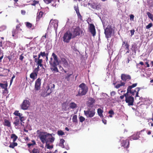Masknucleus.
<instances>
[{"label":"nucleus","mask_w":153,"mask_h":153,"mask_svg":"<svg viewBox=\"0 0 153 153\" xmlns=\"http://www.w3.org/2000/svg\"><path fill=\"white\" fill-rule=\"evenodd\" d=\"M42 62L43 60L42 59L38 60L37 62V65H38V66H40L41 67H43V65L42 64Z\"/></svg>","instance_id":"36"},{"label":"nucleus","mask_w":153,"mask_h":153,"mask_svg":"<svg viewBox=\"0 0 153 153\" xmlns=\"http://www.w3.org/2000/svg\"><path fill=\"white\" fill-rule=\"evenodd\" d=\"M121 78L123 81L126 82L131 80V77L129 75L123 74H121Z\"/></svg>","instance_id":"15"},{"label":"nucleus","mask_w":153,"mask_h":153,"mask_svg":"<svg viewBox=\"0 0 153 153\" xmlns=\"http://www.w3.org/2000/svg\"><path fill=\"white\" fill-rule=\"evenodd\" d=\"M4 126L8 127H11L10 122L9 120L6 119L4 120Z\"/></svg>","instance_id":"26"},{"label":"nucleus","mask_w":153,"mask_h":153,"mask_svg":"<svg viewBox=\"0 0 153 153\" xmlns=\"http://www.w3.org/2000/svg\"><path fill=\"white\" fill-rule=\"evenodd\" d=\"M103 112V111L100 108H98L97 109L98 114V115L101 117H103V116L102 114Z\"/></svg>","instance_id":"29"},{"label":"nucleus","mask_w":153,"mask_h":153,"mask_svg":"<svg viewBox=\"0 0 153 153\" xmlns=\"http://www.w3.org/2000/svg\"><path fill=\"white\" fill-rule=\"evenodd\" d=\"M129 142L128 140H123L121 141V147H123L124 148L127 149L129 147Z\"/></svg>","instance_id":"16"},{"label":"nucleus","mask_w":153,"mask_h":153,"mask_svg":"<svg viewBox=\"0 0 153 153\" xmlns=\"http://www.w3.org/2000/svg\"><path fill=\"white\" fill-rule=\"evenodd\" d=\"M72 37V34L69 31H67L64 34L63 37V41L68 43Z\"/></svg>","instance_id":"9"},{"label":"nucleus","mask_w":153,"mask_h":153,"mask_svg":"<svg viewBox=\"0 0 153 153\" xmlns=\"http://www.w3.org/2000/svg\"><path fill=\"white\" fill-rule=\"evenodd\" d=\"M38 74L37 72L33 71V72L30 74V77L34 80L36 78Z\"/></svg>","instance_id":"21"},{"label":"nucleus","mask_w":153,"mask_h":153,"mask_svg":"<svg viewBox=\"0 0 153 153\" xmlns=\"http://www.w3.org/2000/svg\"><path fill=\"white\" fill-rule=\"evenodd\" d=\"M29 152L30 153H39V149L37 147L34 148L33 149H29Z\"/></svg>","instance_id":"23"},{"label":"nucleus","mask_w":153,"mask_h":153,"mask_svg":"<svg viewBox=\"0 0 153 153\" xmlns=\"http://www.w3.org/2000/svg\"><path fill=\"white\" fill-rule=\"evenodd\" d=\"M30 105V101L28 100H23L20 105V107L21 109L23 110H26L28 109Z\"/></svg>","instance_id":"8"},{"label":"nucleus","mask_w":153,"mask_h":153,"mask_svg":"<svg viewBox=\"0 0 153 153\" xmlns=\"http://www.w3.org/2000/svg\"><path fill=\"white\" fill-rule=\"evenodd\" d=\"M10 137L13 139V142H15L18 138V137L14 134H12L11 135Z\"/></svg>","instance_id":"32"},{"label":"nucleus","mask_w":153,"mask_h":153,"mask_svg":"<svg viewBox=\"0 0 153 153\" xmlns=\"http://www.w3.org/2000/svg\"><path fill=\"white\" fill-rule=\"evenodd\" d=\"M40 54L41 56L43 57H44L46 55L47 56L48 55V53H45V52H42L41 51L40 52Z\"/></svg>","instance_id":"40"},{"label":"nucleus","mask_w":153,"mask_h":153,"mask_svg":"<svg viewBox=\"0 0 153 153\" xmlns=\"http://www.w3.org/2000/svg\"><path fill=\"white\" fill-rule=\"evenodd\" d=\"M141 89H142V88L141 87H137L135 88L136 90H137V93L136 94L135 97H139L138 94L139 91Z\"/></svg>","instance_id":"38"},{"label":"nucleus","mask_w":153,"mask_h":153,"mask_svg":"<svg viewBox=\"0 0 153 153\" xmlns=\"http://www.w3.org/2000/svg\"><path fill=\"white\" fill-rule=\"evenodd\" d=\"M46 146L47 149H52L53 148V145H50L49 144H48L47 143H46Z\"/></svg>","instance_id":"44"},{"label":"nucleus","mask_w":153,"mask_h":153,"mask_svg":"<svg viewBox=\"0 0 153 153\" xmlns=\"http://www.w3.org/2000/svg\"><path fill=\"white\" fill-rule=\"evenodd\" d=\"M77 107V104L74 102H71L69 104V108L74 109Z\"/></svg>","instance_id":"27"},{"label":"nucleus","mask_w":153,"mask_h":153,"mask_svg":"<svg viewBox=\"0 0 153 153\" xmlns=\"http://www.w3.org/2000/svg\"><path fill=\"white\" fill-rule=\"evenodd\" d=\"M108 113L111 114H114V112L112 110H110L109 112Z\"/></svg>","instance_id":"60"},{"label":"nucleus","mask_w":153,"mask_h":153,"mask_svg":"<svg viewBox=\"0 0 153 153\" xmlns=\"http://www.w3.org/2000/svg\"><path fill=\"white\" fill-rule=\"evenodd\" d=\"M61 62L63 66L65 68H67L69 66L68 63L66 59L64 58H62L61 59Z\"/></svg>","instance_id":"19"},{"label":"nucleus","mask_w":153,"mask_h":153,"mask_svg":"<svg viewBox=\"0 0 153 153\" xmlns=\"http://www.w3.org/2000/svg\"><path fill=\"white\" fill-rule=\"evenodd\" d=\"M45 3L49 4L53 0H43Z\"/></svg>","instance_id":"52"},{"label":"nucleus","mask_w":153,"mask_h":153,"mask_svg":"<svg viewBox=\"0 0 153 153\" xmlns=\"http://www.w3.org/2000/svg\"><path fill=\"white\" fill-rule=\"evenodd\" d=\"M73 72L71 74H67L65 77V79L67 81H69L70 80V77L73 74Z\"/></svg>","instance_id":"35"},{"label":"nucleus","mask_w":153,"mask_h":153,"mask_svg":"<svg viewBox=\"0 0 153 153\" xmlns=\"http://www.w3.org/2000/svg\"><path fill=\"white\" fill-rule=\"evenodd\" d=\"M72 120L74 122H77V117L76 115H74L72 117Z\"/></svg>","instance_id":"43"},{"label":"nucleus","mask_w":153,"mask_h":153,"mask_svg":"<svg viewBox=\"0 0 153 153\" xmlns=\"http://www.w3.org/2000/svg\"><path fill=\"white\" fill-rule=\"evenodd\" d=\"M95 102V100L94 98L90 97L88 99L87 103L88 108H94L93 107V105Z\"/></svg>","instance_id":"14"},{"label":"nucleus","mask_w":153,"mask_h":153,"mask_svg":"<svg viewBox=\"0 0 153 153\" xmlns=\"http://www.w3.org/2000/svg\"><path fill=\"white\" fill-rule=\"evenodd\" d=\"M144 130H142L138 132L136 134H134L131 137V139L133 140H136L139 139L140 137V135L141 133L144 131Z\"/></svg>","instance_id":"17"},{"label":"nucleus","mask_w":153,"mask_h":153,"mask_svg":"<svg viewBox=\"0 0 153 153\" xmlns=\"http://www.w3.org/2000/svg\"><path fill=\"white\" fill-rule=\"evenodd\" d=\"M125 101L128 103V105L132 106L134 105V98L131 96H129L128 97L126 98Z\"/></svg>","instance_id":"11"},{"label":"nucleus","mask_w":153,"mask_h":153,"mask_svg":"<svg viewBox=\"0 0 153 153\" xmlns=\"http://www.w3.org/2000/svg\"><path fill=\"white\" fill-rule=\"evenodd\" d=\"M66 105V103H64L62 104V108L63 109H64L65 110L66 109V108L65 107Z\"/></svg>","instance_id":"57"},{"label":"nucleus","mask_w":153,"mask_h":153,"mask_svg":"<svg viewBox=\"0 0 153 153\" xmlns=\"http://www.w3.org/2000/svg\"><path fill=\"white\" fill-rule=\"evenodd\" d=\"M37 65V67L33 71L38 73V71H39V66H38V65Z\"/></svg>","instance_id":"54"},{"label":"nucleus","mask_w":153,"mask_h":153,"mask_svg":"<svg viewBox=\"0 0 153 153\" xmlns=\"http://www.w3.org/2000/svg\"><path fill=\"white\" fill-rule=\"evenodd\" d=\"M89 25V29L90 32L92 34L93 36L95 35L96 33V30L94 25L93 24H90Z\"/></svg>","instance_id":"13"},{"label":"nucleus","mask_w":153,"mask_h":153,"mask_svg":"<svg viewBox=\"0 0 153 153\" xmlns=\"http://www.w3.org/2000/svg\"><path fill=\"white\" fill-rule=\"evenodd\" d=\"M102 122L105 124H106V123H107V121L106 120H105V119H103L102 120Z\"/></svg>","instance_id":"64"},{"label":"nucleus","mask_w":153,"mask_h":153,"mask_svg":"<svg viewBox=\"0 0 153 153\" xmlns=\"http://www.w3.org/2000/svg\"><path fill=\"white\" fill-rule=\"evenodd\" d=\"M122 46L125 48L126 50H128L129 48V45L127 41H124L123 42Z\"/></svg>","instance_id":"22"},{"label":"nucleus","mask_w":153,"mask_h":153,"mask_svg":"<svg viewBox=\"0 0 153 153\" xmlns=\"http://www.w3.org/2000/svg\"><path fill=\"white\" fill-rule=\"evenodd\" d=\"M23 54L22 53L21 55L19 56V59L21 61H22L23 59L24 58V57L23 56Z\"/></svg>","instance_id":"56"},{"label":"nucleus","mask_w":153,"mask_h":153,"mask_svg":"<svg viewBox=\"0 0 153 153\" xmlns=\"http://www.w3.org/2000/svg\"><path fill=\"white\" fill-rule=\"evenodd\" d=\"M51 137H48V140H49V141L50 142L52 143L55 140V138L53 137H52V136Z\"/></svg>","instance_id":"45"},{"label":"nucleus","mask_w":153,"mask_h":153,"mask_svg":"<svg viewBox=\"0 0 153 153\" xmlns=\"http://www.w3.org/2000/svg\"><path fill=\"white\" fill-rule=\"evenodd\" d=\"M120 84H118L116 85L115 86V88H118L120 87Z\"/></svg>","instance_id":"63"},{"label":"nucleus","mask_w":153,"mask_h":153,"mask_svg":"<svg viewBox=\"0 0 153 153\" xmlns=\"http://www.w3.org/2000/svg\"><path fill=\"white\" fill-rule=\"evenodd\" d=\"M131 87H128L127 89V93L126 94H124L123 95L124 97H125L126 99L127 97H128L129 96H130L128 95V93H130V92H131V91L130 90Z\"/></svg>","instance_id":"28"},{"label":"nucleus","mask_w":153,"mask_h":153,"mask_svg":"<svg viewBox=\"0 0 153 153\" xmlns=\"http://www.w3.org/2000/svg\"><path fill=\"white\" fill-rule=\"evenodd\" d=\"M17 145L18 144L17 143L15 142H13V143L10 144L9 147L10 148L13 149L15 146H17Z\"/></svg>","instance_id":"31"},{"label":"nucleus","mask_w":153,"mask_h":153,"mask_svg":"<svg viewBox=\"0 0 153 153\" xmlns=\"http://www.w3.org/2000/svg\"><path fill=\"white\" fill-rule=\"evenodd\" d=\"M137 85V83H135L131 85H129L128 86V87H131V89L130 90L131 91V92H130V94H131L132 95L134 96L135 94V93H137V90L135 89V90L132 89L133 88L136 87Z\"/></svg>","instance_id":"18"},{"label":"nucleus","mask_w":153,"mask_h":153,"mask_svg":"<svg viewBox=\"0 0 153 153\" xmlns=\"http://www.w3.org/2000/svg\"><path fill=\"white\" fill-rule=\"evenodd\" d=\"M55 86L54 84H51L50 86L47 85L45 88L46 92L42 93L41 96L45 97L49 95L54 90Z\"/></svg>","instance_id":"5"},{"label":"nucleus","mask_w":153,"mask_h":153,"mask_svg":"<svg viewBox=\"0 0 153 153\" xmlns=\"http://www.w3.org/2000/svg\"><path fill=\"white\" fill-rule=\"evenodd\" d=\"M50 23L53 25L55 29H57L58 26V22L57 20L51 19Z\"/></svg>","instance_id":"20"},{"label":"nucleus","mask_w":153,"mask_h":153,"mask_svg":"<svg viewBox=\"0 0 153 153\" xmlns=\"http://www.w3.org/2000/svg\"><path fill=\"white\" fill-rule=\"evenodd\" d=\"M112 30V28L110 27H107L105 29L104 33L106 38L108 39L111 37Z\"/></svg>","instance_id":"10"},{"label":"nucleus","mask_w":153,"mask_h":153,"mask_svg":"<svg viewBox=\"0 0 153 153\" xmlns=\"http://www.w3.org/2000/svg\"><path fill=\"white\" fill-rule=\"evenodd\" d=\"M41 79L40 78L37 79L35 81V90L36 91H38L41 88Z\"/></svg>","instance_id":"12"},{"label":"nucleus","mask_w":153,"mask_h":153,"mask_svg":"<svg viewBox=\"0 0 153 153\" xmlns=\"http://www.w3.org/2000/svg\"><path fill=\"white\" fill-rule=\"evenodd\" d=\"M77 14L78 18L81 21H82V17L81 15L80 14V13H78Z\"/></svg>","instance_id":"50"},{"label":"nucleus","mask_w":153,"mask_h":153,"mask_svg":"<svg viewBox=\"0 0 153 153\" xmlns=\"http://www.w3.org/2000/svg\"><path fill=\"white\" fill-rule=\"evenodd\" d=\"M120 86H124L125 85L126 83L123 82H121L120 83Z\"/></svg>","instance_id":"62"},{"label":"nucleus","mask_w":153,"mask_h":153,"mask_svg":"<svg viewBox=\"0 0 153 153\" xmlns=\"http://www.w3.org/2000/svg\"><path fill=\"white\" fill-rule=\"evenodd\" d=\"M65 142V140L63 139H61L60 140V143H59V146L61 147L62 148H64L65 146L64 143Z\"/></svg>","instance_id":"30"},{"label":"nucleus","mask_w":153,"mask_h":153,"mask_svg":"<svg viewBox=\"0 0 153 153\" xmlns=\"http://www.w3.org/2000/svg\"><path fill=\"white\" fill-rule=\"evenodd\" d=\"M3 44L2 41H1L0 42V55L1 53H2V51L1 50V48L2 47Z\"/></svg>","instance_id":"53"},{"label":"nucleus","mask_w":153,"mask_h":153,"mask_svg":"<svg viewBox=\"0 0 153 153\" xmlns=\"http://www.w3.org/2000/svg\"><path fill=\"white\" fill-rule=\"evenodd\" d=\"M8 86V83L6 82L5 84H3L2 83H0V87L3 89H4L6 88H7Z\"/></svg>","instance_id":"33"},{"label":"nucleus","mask_w":153,"mask_h":153,"mask_svg":"<svg viewBox=\"0 0 153 153\" xmlns=\"http://www.w3.org/2000/svg\"><path fill=\"white\" fill-rule=\"evenodd\" d=\"M59 68H61V70L62 71L63 70L65 73H67V71H66V70H65L64 69V68L62 67L60 65L59 66Z\"/></svg>","instance_id":"61"},{"label":"nucleus","mask_w":153,"mask_h":153,"mask_svg":"<svg viewBox=\"0 0 153 153\" xmlns=\"http://www.w3.org/2000/svg\"><path fill=\"white\" fill-rule=\"evenodd\" d=\"M32 143H28L27 144V145L28 146V147L30 149V147L33 146L34 145H35L36 144V143L34 140H32Z\"/></svg>","instance_id":"34"},{"label":"nucleus","mask_w":153,"mask_h":153,"mask_svg":"<svg viewBox=\"0 0 153 153\" xmlns=\"http://www.w3.org/2000/svg\"><path fill=\"white\" fill-rule=\"evenodd\" d=\"M43 14V13L41 11H40L39 12V13L37 14L36 17V21L38 22L39 21L40 19L42 17Z\"/></svg>","instance_id":"24"},{"label":"nucleus","mask_w":153,"mask_h":153,"mask_svg":"<svg viewBox=\"0 0 153 153\" xmlns=\"http://www.w3.org/2000/svg\"><path fill=\"white\" fill-rule=\"evenodd\" d=\"M13 114L19 117H16L14 118L15 120L13 122V124L15 126H18L20 123L22 126H24L25 125L24 121L25 120V119L23 116L22 114L19 113V111L16 110L14 112Z\"/></svg>","instance_id":"2"},{"label":"nucleus","mask_w":153,"mask_h":153,"mask_svg":"<svg viewBox=\"0 0 153 153\" xmlns=\"http://www.w3.org/2000/svg\"><path fill=\"white\" fill-rule=\"evenodd\" d=\"M19 31L17 30L16 29L12 31V36H14L15 35L18 33Z\"/></svg>","instance_id":"46"},{"label":"nucleus","mask_w":153,"mask_h":153,"mask_svg":"<svg viewBox=\"0 0 153 153\" xmlns=\"http://www.w3.org/2000/svg\"><path fill=\"white\" fill-rule=\"evenodd\" d=\"M95 108H88L87 111H84V114L87 117L91 118L95 115Z\"/></svg>","instance_id":"6"},{"label":"nucleus","mask_w":153,"mask_h":153,"mask_svg":"<svg viewBox=\"0 0 153 153\" xmlns=\"http://www.w3.org/2000/svg\"><path fill=\"white\" fill-rule=\"evenodd\" d=\"M57 134L59 136H62L65 134L64 132L62 130L58 131Z\"/></svg>","instance_id":"42"},{"label":"nucleus","mask_w":153,"mask_h":153,"mask_svg":"<svg viewBox=\"0 0 153 153\" xmlns=\"http://www.w3.org/2000/svg\"><path fill=\"white\" fill-rule=\"evenodd\" d=\"M52 134L47 132H41L39 134V137L41 142L43 143H47L48 142V137H52Z\"/></svg>","instance_id":"4"},{"label":"nucleus","mask_w":153,"mask_h":153,"mask_svg":"<svg viewBox=\"0 0 153 153\" xmlns=\"http://www.w3.org/2000/svg\"><path fill=\"white\" fill-rule=\"evenodd\" d=\"M79 89L78 94L76 95V97H82L85 95L88 91V87L84 83H82L79 86Z\"/></svg>","instance_id":"3"},{"label":"nucleus","mask_w":153,"mask_h":153,"mask_svg":"<svg viewBox=\"0 0 153 153\" xmlns=\"http://www.w3.org/2000/svg\"><path fill=\"white\" fill-rule=\"evenodd\" d=\"M79 120L80 122L82 123L85 120V119L84 117L81 116L79 117Z\"/></svg>","instance_id":"48"},{"label":"nucleus","mask_w":153,"mask_h":153,"mask_svg":"<svg viewBox=\"0 0 153 153\" xmlns=\"http://www.w3.org/2000/svg\"><path fill=\"white\" fill-rule=\"evenodd\" d=\"M134 32H135V30L134 29L131 30H130V32H131V36L134 34Z\"/></svg>","instance_id":"59"},{"label":"nucleus","mask_w":153,"mask_h":153,"mask_svg":"<svg viewBox=\"0 0 153 153\" xmlns=\"http://www.w3.org/2000/svg\"><path fill=\"white\" fill-rule=\"evenodd\" d=\"M52 56L53 58V60L52 58H50V60L49 61V63L51 66L50 69L52 71H53L54 73L59 72L57 66L59 64V62L57 55L53 53Z\"/></svg>","instance_id":"1"},{"label":"nucleus","mask_w":153,"mask_h":153,"mask_svg":"<svg viewBox=\"0 0 153 153\" xmlns=\"http://www.w3.org/2000/svg\"><path fill=\"white\" fill-rule=\"evenodd\" d=\"M74 10L76 11V14L80 13L79 11V8L78 5H75L74 7Z\"/></svg>","instance_id":"37"},{"label":"nucleus","mask_w":153,"mask_h":153,"mask_svg":"<svg viewBox=\"0 0 153 153\" xmlns=\"http://www.w3.org/2000/svg\"><path fill=\"white\" fill-rule=\"evenodd\" d=\"M134 16L133 14L130 15V20L131 21H133L134 20Z\"/></svg>","instance_id":"55"},{"label":"nucleus","mask_w":153,"mask_h":153,"mask_svg":"<svg viewBox=\"0 0 153 153\" xmlns=\"http://www.w3.org/2000/svg\"><path fill=\"white\" fill-rule=\"evenodd\" d=\"M39 3V1H36L34 0L33 1V3H32L31 5L32 6H35L36 4H38Z\"/></svg>","instance_id":"51"},{"label":"nucleus","mask_w":153,"mask_h":153,"mask_svg":"<svg viewBox=\"0 0 153 153\" xmlns=\"http://www.w3.org/2000/svg\"><path fill=\"white\" fill-rule=\"evenodd\" d=\"M20 26L21 25L20 24L17 25L16 26V29L18 31H21L22 29L20 28Z\"/></svg>","instance_id":"47"},{"label":"nucleus","mask_w":153,"mask_h":153,"mask_svg":"<svg viewBox=\"0 0 153 153\" xmlns=\"http://www.w3.org/2000/svg\"><path fill=\"white\" fill-rule=\"evenodd\" d=\"M116 94V92L114 91H112L110 93V94L111 96H114Z\"/></svg>","instance_id":"58"},{"label":"nucleus","mask_w":153,"mask_h":153,"mask_svg":"<svg viewBox=\"0 0 153 153\" xmlns=\"http://www.w3.org/2000/svg\"><path fill=\"white\" fill-rule=\"evenodd\" d=\"M147 14L149 18L152 21H153V16L149 12H147Z\"/></svg>","instance_id":"39"},{"label":"nucleus","mask_w":153,"mask_h":153,"mask_svg":"<svg viewBox=\"0 0 153 153\" xmlns=\"http://www.w3.org/2000/svg\"><path fill=\"white\" fill-rule=\"evenodd\" d=\"M8 91L7 88V87L5 88L4 89V90H3L2 91V93L4 95H6L8 94Z\"/></svg>","instance_id":"41"},{"label":"nucleus","mask_w":153,"mask_h":153,"mask_svg":"<svg viewBox=\"0 0 153 153\" xmlns=\"http://www.w3.org/2000/svg\"><path fill=\"white\" fill-rule=\"evenodd\" d=\"M26 26L28 28H31V30H33L35 28V27L33 26L32 24L29 22H27L25 23Z\"/></svg>","instance_id":"25"},{"label":"nucleus","mask_w":153,"mask_h":153,"mask_svg":"<svg viewBox=\"0 0 153 153\" xmlns=\"http://www.w3.org/2000/svg\"><path fill=\"white\" fill-rule=\"evenodd\" d=\"M152 23H149L146 26V28L147 29H149V28H150V27H152Z\"/></svg>","instance_id":"49"},{"label":"nucleus","mask_w":153,"mask_h":153,"mask_svg":"<svg viewBox=\"0 0 153 153\" xmlns=\"http://www.w3.org/2000/svg\"><path fill=\"white\" fill-rule=\"evenodd\" d=\"M72 33V38H74L77 36H79L80 34H82V31L79 27L77 26L73 28Z\"/></svg>","instance_id":"7"}]
</instances>
